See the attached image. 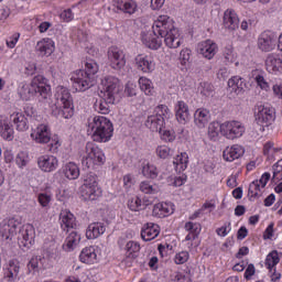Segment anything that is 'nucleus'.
Masks as SVG:
<instances>
[{
  "label": "nucleus",
  "instance_id": "f257e3e1",
  "mask_svg": "<svg viewBox=\"0 0 282 282\" xmlns=\"http://www.w3.org/2000/svg\"><path fill=\"white\" fill-rule=\"evenodd\" d=\"M154 36L164 39L166 47L170 50H177L182 45V37H180V29L173 24V19L169 15H159L152 25Z\"/></svg>",
  "mask_w": 282,
  "mask_h": 282
},
{
  "label": "nucleus",
  "instance_id": "f03ea898",
  "mask_svg": "<svg viewBox=\"0 0 282 282\" xmlns=\"http://www.w3.org/2000/svg\"><path fill=\"white\" fill-rule=\"evenodd\" d=\"M55 104L51 107V112L57 120H69L74 116V98L69 89L58 86L56 88Z\"/></svg>",
  "mask_w": 282,
  "mask_h": 282
},
{
  "label": "nucleus",
  "instance_id": "7ed1b4c3",
  "mask_svg": "<svg viewBox=\"0 0 282 282\" xmlns=\"http://www.w3.org/2000/svg\"><path fill=\"white\" fill-rule=\"evenodd\" d=\"M98 63L88 59L85 63V69L76 70L72 77V85L75 91H87L96 85V74H98Z\"/></svg>",
  "mask_w": 282,
  "mask_h": 282
},
{
  "label": "nucleus",
  "instance_id": "20e7f679",
  "mask_svg": "<svg viewBox=\"0 0 282 282\" xmlns=\"http://www.w3.org/2000/svg\"><path fill=\"white\" fill-rule=\"evenodd\" d=\"M88 129L93 130L94 142H109L113 135V123L107 117L88 118Z\"/></svg>",
  "mask_w": 282,
  "mask_h": 282
},
{
  "label": "nucleus",
  "instance_id": "39448f33",
  "mask_svg": "<svg viewBox=\"0 0 282 282\" xmlns=\"http://www.w3.org/2000/svg\"><path fill=\"white\" fill-rule=\"evenodd\" d=\"M47 79L43 77V75L35 76L31 85H23L20 89V96L22 100H30L32 96H41L43 100H47L50 98L51 87L46 85Z\"/></svg>",
  "mask_w": 282,
  "mask_h": 282
},
{
  "label": "nucleus",
  "instance_id": "423d86ee",
  "mask_svg": "<svg viewBox=\"0 0 282 282\" xmlns=\"http://www.w3.org/2000/svg\"><path fill=\"white\" fill-rule=\"evenodd\" d=\"M171 118V110L166 105H159L152 115L148 116L145 127L153 132H160L166 127V119Z\"/></svg>",
  "mask_w": 282,
  "mask_h": 282
},
{
  "label": "nucleus",
  "instance_id": "0eeeda50",
  "mask_svg": "<svg viewBox=\"0 0 282 282\" xmlns=\"http://www.w3.org/2000/svg\"><path fill=\"white\" fill-rule=\"evenodd\" d=\"M107 158L105 152L98 145L88 142L86 144V158L82 160V164L85 169H96V166H102Z\"/></svg>",
  "mask_w": 282,
  "mask_h": 282
},
{
  "label": "nucleus",
  "instance_id": "6e6552de",
  "mask_svg": "<svg viewBox=\"0 0 282 282\" xmlns=\"http://www.w3.org/2000/svg\"><path fill=\"white\" fill-rule=\"evenodd\" d=\"M100 195H102V189L98 186V176L90 172L84 177L82 197L86 202H96Z\"/></svg>",
  "mask_w": 282,
  "mask_h": 282
},
{
  "label": "nucleus",
  "instance_id": "1a4fd4ad",
  "mask_svg": "<svg viewBox=\"0 0 282 282\" xmlns=\"http://www.w3.org/2000/svg\"><path fill=\"white\" fill-rule=\"evenodd\" d=\"M274 108L270 106L257 105L254 107L256 129L263 133L265 128L270 127L274 122L275 118Z\"/></svg>",
  "mask_w": 282,
  "mask_h": 282
},
{
  "label": "nucleus",
  "instance_id": "9d476101",
  "mask_svg": "<svg viewBox=\"0 0 282 282\" xmlns=\"http://www.w3.org/2000/svg\"><path fill=\"white\" fill-rule=\"evenodd\" d=\"M120 79L113 76H107L101 79V95L107 98L109 102L118 99V94H120Z\"/></svg>",
  "mask_w": 282,
  "mask_h": 282
},
{
  "label": "nucleus",
  "instance_id": "9b49d317",
  "mask_svg": "<svg viewBox=\"0 0 282 282\" xmlns=\"http://www.w3.org/2000/svg\"><path fill=\"white\" fill-rule=\"evenodd\" d=\"M246 133V126L241 121L231 120L221 123V135L227 140H237Z\"/></svg>",
  "mask_w": 282,
  "mask_h": 282
},
{
  "label": "nucleus",
  "instance_id": "f8f14e48",
  "mask_svg": "<svg viewBox=\"0 0 282 282\" xmlns=\"http://www.w3.org/2000/svg\"><path fill=\"white\" fill-rule=\"evenodd\" d=\"M279 45V36L272 31H264L258 39V47L261 52H272Z\"/></svg>",
  "mask_w": 282,
  "mask_h": 282
},
{
  "label": "nucleus",
  "instance_id": "ddd939ff",
  "mask_svg": "<svg viewBox=\"0 0 282 282\" xmlns=\"http://www.w3.org/2000/svg\"><path fill=\"white\" fill-rule=\"evenodd\" d=\"M31 138L36 142V144H47L52 142V132H50V127L47 124H37L32 128Z\"/></svg>",
  "mask_w": 282,
  "mask_h": 282
},
{
  "label": "nucleus",
  "instance_id": "4468645a",
  "mask_svg": "<svg viewBox=\"0 0 282 282\" xmlns=\"http://www.w3.org/2000/svg\"><path fill=\"white\" fill-rule=\"evenodd\" d=\"M108 61L110 62V67L112 69L120 70L124 65H127V59L124 58V52L117 46H111L108 50Z\"/></svg>",
  "mask_w": 282,
  "mask_h": 282
},
{
  "label": "nucleus",
  "instance_id": "2eb2a0df",
  "mask_svg": "<svg viewBox=\"0 0 282 282\" xmlns=\"http://www.w3.org/2000/svg\"><path fill=\"white\" fill-rule=\"evenodd\" d=\"M37 166L43 173H54L58 169V159L50 154L41 155L37 159Z\"/></svg>",
  "mask_w": 282,
  "mask_h": 282
},
{
  "label": "nucleus",
  "instance_id": "dca6fc26",
  "mask_svg": "<svg viewBox=\"0 0 282 282\" xmlns=\"http://www.w3.org/2000/svg\"><path fill=\"white\" fill-rule=\"evenodd\" d=\"M18 239L20 248H26V250H30V248L34 246V227L32 225L23 227L20 230Z\"/></svg>",
  "mask_w": 282,
  "mask_h": 282
},
{
  "label": "nucleus",
  "instance_id": "f3484780",
  "mask_svg": "<svg viewBox=\"0 0 282 282\" xmlns=\"http://www.w3.org/2000/svg\"><path fill=\"white\" fill-rule=\"evenodd\" d=\"M118 246L122 250H126V257L128 259H137L138 252H140V243L133 240L127 242L124 238L118 240Z\"/></svg>",
  "mask_w": 282,
  "mask_h": 282
},
{
  "label": "nucleus",
  "instance_id": "a211bd4d",
  "mask_svg": "<svg viewBox=\"0 0 282 282\" xmlns=\"http://www.w3.org/2000/svg\"><path fill=\"white\" fill-rule=\"evenodd\" d=\"M112 6V10L115 12L121 10V12H126L127 14H135L138 11V3H135L133 0H113Z\"/></svg>",
  "mask_w": 282,
  "mask_h": 282
},
{
  "label": "nucleus",
  "instance_id": "6ab92c4d",
  "mask_svg": "<svg viewBox=\"0 0 282 282\" xmlns=\"http://www.w3.org/2000/svg\"><path fill=\"white\" fill-rule=\"evenodd\" d=\"M198 54H202L207 61L215 58V54H217V44L213 42V40L200 42L198 44Z\"/></svg>",
  "mask_w": 282,
  "mask_h": 282
},
{
  "label": "nucleus",
  "instance_id": "aec40b11",
  "mask_svg": "<svg viewBox=\"0 0 282 282\" xmlns=\"http://www.w3.org/2000/svg\"><path fill=\"white\" fill-rule=\"evenodd\" d=\"M59 221L61 228L65 232H70V230H74V228H76V217H74V214H72V212L67 209L61 212Z\"/></svg>",
  "mask_w": 282,
  "mask_h": 282
},
{
  "label": "nucleus",
  "instance_id": "412c9836",
  "mask_svg": "<svg viewBox=\"0 0 282 282\" xmlns=\"http://www.w3.org/2000/svg\"><path fill=\"white\" fill-rule=\"evenodd\" d=\"M141 41L150 50H160L162 47V37L149 32L141 33Z\"/></svg>",
  "mask_w": 282,
  "mask_h": 282
},
{
  "label": "nucleus",
  "instance_id": "4be33fe9",
  "mask_svg": "<svg viewBox=\"0 0 282 282\" xmlns=\"http://www.w3.org/2000/svg\"><path fill=\"white\" fill-rule=\"evenodd\" d=\"M159 235L160 226L154 223H148L141 229V239L143 241H153Z\"/></svg>",
  "mask_w": 282,
  "mask_h": 282
},
{
  "label": "nucleus",
  "instance_id": "5701e85b",
  "mask_svg": "<svg viewBox=\"0 0 282 282\" xmlns=\"http://www.w3.org/2000/svg\"><path fill=\"white\" fill-rule=\"evenodd\" d=\"M18 226H19V223H17V220H14V218L4 220L0 225V232L3 237V239H12V237H14V235H17Z\"/></svg>",
  "mask_w": 282,
  "mask_h": 282
},
{
  "label": "nucleus",
  "instance_id": "b1692460",
  "mask_svg": "<svg viewBox=\"0 0 282 282\" xmlns=\"http://www.w3.org/2000/svg\"><path fill=\"white\" fill-rule=\"evenodd\" d=\"M246 153V150H243V147L239 144H234L230 148H226L223 152V158L226 160V162H235V160H239L241 155Z\"/></svg>",
  "mask_w": 282,
  "mask_h": 282
},
{
  "label": "nucleus",
  "instance_id": "393cba45",
  "mask_svg": "<svg viewBox=\"0 0 282 282\" xmlns=\"http://www.w3.org/2000/svg\"><path fill=\"white\" fill-rule=\"evenodd\" d=\"M137 67L144 74H151V72H155V62L150 56L139 55L135 58Z\"/></svg>",
  "mask_w": 282,
  "mask_h": 282
},
{
  "label": "nucleus",
  "instance_id": "a878e982",
  "mask_svg": "<svg viewBox=\"0 0 282 282\" xmlns=\"http://www.w3.org/2000/svg\"><path fill=\"white\" fill-rule=\"evenodd\" d=\"M224 26L226 30H237L239 28V17L232 9H228L224 14Z\"/></svg>",
  "mask_w": 282,
  "mask_h": 282
},
{
  "label": "nucleus",
  "instance_id": "bb28decb",
  "mask_svg": "<svg viewBox=\"0 0 282 282\" xmlns=\"http://www.w3.org/2000/svg\"><path fill=\"white\" fill-rule=\"evenodd\" d=\"M107 227L104 223H93L88 226L86 230L87 239H98L100 235H105Z\"/></svg>",
  "mask_w": 282,
  "mask_h": 282
},
{
  "label": "nucleus",
  "instance_id": "cd10ccee",
  "mask_svg": "<svg viewBox=\"0 0 282 282\" xmlns=\"http://www.w3.org/2000/svg\"><path fill=\"white\" fill-rule=\"evenodd\" d=\"M176 120L180 124H186L191 120V113L188 112V105L184 101H177L176 105Z\"/></svg>",
  "mask_w": 282,
  "mask_h": 282
},
{
  "label": "nucleus",
  "instance_id": "c85d7f7f",
  "mask_svg": "<svg viewBox=\"0 0 282 282\" xmlns=\"http://www.w3.org/2000/svg\"><path fill=\"white\" fill-rule=\"evenodd\" d=\"M68 232L69 235L68 237H66V240L63 243V250H65L66 252H72V250H74V248H76V246L80 243V234H78V231L74 229Z\"/></svg>",
  "mask_w": 282,
  "mask_h": 282
},
{
  "label": "nucleus",
  "instance_id": "c756f323",
  "mask_svg": "<svg viewBox=\"0 0 282 282\" xmlns=\"http://www.w3.org/2000/svg\"><path fill=\"white\" fill-rule=\"evenodd\" d=\"M208 120H210V111L207 109H197L194 113V122L198 126L199 129H204L206 124H208Z\"/></svg>",
  "mask_w": 282,
  "mask_h": 282
},
{
  "label": "nucleus",
  "instance_id": "7c9ffc66",
  "mask_svg": "<svg viewBox=\"0 0 282 282\" xmlns=\"http://www.w3.org/2000/svg\"><path fill=\"white\" fill-rule=\"evenodd\" d=\"M35 50L40 52L41 56H52L56 47L54 46V41L47 40L37 42Z\"/></svg>",
  "mask_w": 282,
  "mask_h": 282
},
{
  "label": "nucleus",
  "instance_id": "2f4dec72",
  "mask_svg": "<svg viewBox=\"0 0 282 282\" xmlns=\"http://www.w3.org/2000/svg\"><path fill=\"white\" fill-rule=\"evenodd\" d=\"M97 258L98 254H96V249L94 247L84 248L79 254V260L82 263H87L88 265L96 263Z\"/></svg>",
  "mask_w": 282,
  "mask_h": 282
},
{
  "label": "nucleus",
  "instance_id": "473e14b6",
  "mask_svg": "<svg viewBox=\"0 0 282 282\" xmlns=\"http://www.w3.org/2000/svg\"><path fill=\"white\" fill-rule=\"evenodd\" d=\"M0 134L3 140H12L14 138V129L10 126L7 118L0 117Z\"/></svg>",
  "mask_w": 282,
  "mask_h": 282
},
{
  "label": "nucleus",
  "instance_id": "72a5a7b5",
  "mask_svg": "<svg viewBox=\"0 0 282 282\" xmlns=\"http://www.w3.org/2000/svg\"><path fill=\"white\" fill-rule=\"evenodd\" d=\"M20 270H21V265H19V262L11 260L9 261V265L4 272V278L8 279L9 282L17 281V279H19Z\"/></svg>",
  "mask_w": 282,
  "mask_h": 282
},
{
  "label": "nucleus",
  "instance_id": "f704fd0d",
  "mask_svg": "<svg viewBox=\"0 0 282 282\" xmlns=\"http://www.w3.org/2000/svg\"><path fill=\"white\" fill-rule=\"evenodd\" d=\"M10 120L15 124L17 131H28L30 126L28 124V118L22 112L11 115Z\"/></svg>",
  "mask_w": 282,
  "mask_h": 282
},
{
  "label": "nucleus",
  "instance_id": "c9c22d12",
  "mask_svg": "<svg viewBox=\"0 0 282 282\" xmlns=\"http://www.w3.org/2000/svg\"><path fill=\"white\" fill-rule=\"evenodd\" d=\"M267 69L272 72H279L282 69V58L279 55L270 54L265 59Z\"/></svg>",
  "mask_w": 282,
  "mask_h": 282
},
{
  "label": "nucleus",
  "instance_id": "e433bc0d",
  "mask_svg": "<svg viewBox=\"0 0 282 282\" xmlns=\"http://www.w3.org/2000/svg\"><path fill=\"white\" fill-rule=\"evenodd\" d=\"M228 87L236 91V94H241V91L248 88V85L241 76H234L228 80Z\"/></svg>",
  "mask_w": 282,
  "mask_h": 282
},
{
  "label": "nucleus",
  "instance_id": "4c0bfd02",
  "mask_svg": "<svg viewBox=\"0 0 282 282\" xmlns=\"http://www.w3.org/2000/svg\"><path fill=\"white\" fill-rule=\"evenodd\" d=\"M45 258L41 256H34L28 263L29 274L39 272V270H45Z\"/></svg>",
  "mask_w": 282,
  "mask_h": 282
},
{
  "label": "nucleus",
  "instance_id": "58836bf2",
  "mask_svg": "<svg viewBox=\"0 0 282 282\" xmlns=\"http://www.w3.org/2000/svg\"><path fill=\"white\" fill-rule=\"evenodd\" d=\"M173 164L175 166L176 173L186 171V169H188V154L186 152H182L181 154L176 155Z\"/></svg>",
  "mask_w": 282,
  "mask_h": 282
},
{
  "label": "nucleus",
  "instance_id": "ea45409f",
  "mask_svg": "<svg viewBox=\"0 0 282 282\" xmlns=\"http://www.w3.org/2000/svg\"><path fill=\"white\" fill-rule=\"evenodd\" d=\"M64 175L67 180H78L80 170L76 163L69 162L64 166Z\"/></svg>",
  "mask_w": 282,
  "mask_h": 282
},
{
  "label": "nucleus",
  "instance_id": "a19ab883",
  "mask_svg": "<svg viewBox=\"0 0 282 282\" xmlns=\"http://www.w3.org/2000/svg\"><path fill=\"white\" fill-rule=\"evenodd\" d=\"M115 104H116V100L108 101L107 97L101 96V99L95 102V109L99 113L107 116V113H109L110 111V105H115Z\"/></svg>",
  "mask_w": 282,
  "mask_h": 282
},
{
  "label": "nucleus",
  "instance_id": "79ce46f5",
  "mask_svg": "<svg viewBox=\"0 0 282 282\" xmlns=\"http://www.w3.org/2000/svg\"><path fill=\"white\" fill-rule=\"evenodd\" d=\"M219 133H221V123L219 121L209 123L207 132L209 140L217 142L219 140Z\"/></svg>",
  "mask_w": 282,
  "mask_h": 282
},
{
  "label": "nucleus",
  "instance_id": "37998d69",
  "mask_svg": "<svg viewBox=\"0 0 282 282\" xmlns=\"http://www.w3.org/2000/svg\"><path fill=\"white\" fill-rule=\"evenodd\" d=\"M158 167L155 165L149 163V162H143L142 163V175L144 177H149L150 180H155L158 177Z\"/></svg>",
  "mask_w": 282,
  "mask_h": 282
},
{
  "label": "nucleus",
  "instance_id": "c03bdc74",
  "mask_svg": "<svg viewBox=\"0 0 282 282\" xmlns=\"http://www.w3.org/2000/svg\"><path fill=\"white\" fill-rule=\"evenodd\" d=\"M139 86L141 91H144L145 96H153V82L147 77L139 78Z\"/></svg>",
  "mask_w": 282,
  "mask_h": 282
},
{
  "label": "nucleus",
  "instance_id": "a18cd8bd",
  "mask_svg": "<svg viewBox=\"0 0 282 282\" xmlns=\"http://www.w3.org/2000/svg\"><path fill=\"white\" fill-rule=\"evenodd\" d=\"M279 261H281V259L279 258V252L276 250H273L267 256L265 267L268 268V270H270V272H272L274 267L279 264Z\"/></svg>",
  "mask_w": 282,
  "mask_h": 282
},
{
  "label": "nucleus",
  "instance_id": "49530a36",
  "mask_svg": "<svg viewBox=\"0 0 282 282\" xmlns=\"http://www.w3.org/2000/svg\"><path fill=\"white\" fill-rule=\"evenodd\" d=\"M261 186L259 184V182H251L249 185V191H248V197L250 199V202H252V199H257L258 197H261Z\"/></svg>",
  "mask_w": 282,
  "mask_h": 282
},
{
  "label": "nucleus",
  "instance_id": "de8ad7c7",
  "mask_svg": "<svg viewBox=\"0 0 282 282\" xmlns=\"http://www.w3.org/2000/svg\"><path fill=\"white\" fill-rule=\"evenodd\" d=\"M140 191L145 195H155L158 193V186L144 181L140 184Z\"/></svg>",
  "mask_w": 282,
  "mask_h": 282
},
{
  "label": "nucleus",
  "instance_id": "09e8293b",
  "mask_svg": "<svg viewBox=\"0 0 282 282\" xmlns=\"http://www.w3.org/2000/svg\"><path fill=\"white\" fill-rule=\"evenodd\" d=\"M30 162V156L26 152H19L15 158V163L19 165L20 169H23L24 166H28V163Z\"/></svg>",
  "mask_w": 282,
  "mask_h": 282
},
{
  "label": "nucleus",
  "instance_id": "8fccbe9b",
  "mask_svg": "<svg viewBox=\"0 0 282 282\" xmlns=\"http://www.w3.org/2000/svg\"><path fill=\"white\" fill-rule=\"evenodd\" d=\"M159 133L161 135V139L165 142H173L175 140V131L173 130H165L164 128H162L161 130H159Z\"/></svg>",
  "mask_w": 282,
  "mask_h": 282
},
{
  "label": "nucleus",
  "instance_id": "3c124183",
  "mask_svg": "<svg viewBox=\"0 0 282 282\" xmlns=\"http://www.w3.org/2000/svg\"><path fill=\"white\" fill-rule=\"evenodd\" d=\"M185 230L192 235H199L202 232V226L197 223L188 221L185 224Z\"/></svg>",
  "mask_w": 282,
  "mask_h": 282
},
{
  "label": "nucleus",
  "instance_id": "603ef678",
  "mask_svg": "<svg viewBox=\"0 0 282 282\" xmlns=\"http://www.w3.org/2000/svg\"><path fill=\"white\" fill-rule=\"evenodd\" d=\"M128 208L134 213H138V210L142 209V199H140V197L132 198L128 202Z\"/></svg>",
  "mask_w": 282,
  "mask_h": 282
},
{
  "label": "nucleus",
  "instance_id": "864d4df0",
  "mask_svg": "<svg viewBox=\"0 0 282 282\" xmlns=\"http://www.w3.org/2000/svg\"><path fill=\"white\" fill-rule=\"evenodd\" d=\"M156 155L161 158V160H166L169 155H171V148L166 145H160L156 148Z\"/></svg>",
  "mask_w": 282,
  "mask_h": 282
},
{
  "label": "nucleus",
  "instance_id": "5fc2aeb1",
  "mask_svg": "<svg viewBox=\"0 0 282 282\" xmlns=\"http://www.w3.org/2000/svg\"><path fill=\"white\" fill-rule=\"evenodd\" d=\"M224 56L227 63H235V51L232 45H227L224 50Z\"/></svg>",
  "mask_w": 282,
  "mask_h": 282
},
{
  "label": "nucleus",
  "instance_id": "6e6d98bb",
  "mask_svg": "<svg viewBox=\"0 0 282 282\" xmlns=\"http://www.w3.org/2000/svg\"><path fill=\"white\" fill-rule=\"evenodd\" d=\"M174 261L177 265H182V264L186 263V261H188V252L181 251V252L176 253Z\"/></svg>",
  "mask_w": 282,
  "mask_h": 282
},
{
  "label": "nucleus",
  "instance_id": "4d7b16f0",
  "mask_svg": "<svg viewBox=\"0 0 282 282\" xmlns=\"http://www.w3.org/2000/svg\"><path fill=\"white\" fill-rule=\"evenodd\" d=\"M203 89L200 90L203 96H206V98H209V96H213L214 91H215V86H213L209 83H204L202 85Z\"/></svg>",
  "mask_w": 282,
  "mask_h": 282
},
{
  "label": "nucleus",
  "instance_id": "13d9d810",
  "mask_svg": "<svg viewBox=\"0 0 282 282\" xmlns=\"http://www.w3.org/2000/svg\"><path fill=\"white\" fill-rule=\"evenodd\" d=\"M37 200H39V204L45 208L46 206L50 205V202H52V196L51 195H47L46 193H41L39 194L37 196Z\"/></svg>",
  "mask_w": 282,
  "mask_h": 282
},
{
  "label": "nucleus",
  "instance_id": "bf43d9fd",
  "mask_svg": "<svg viewBox=\"0 0 282 282\" xmlns=\"http://www.w3.org/2000/svg\"><path fill=\"white\" fill-rule=\"evenodd\" d=\"M191 48H183L180 53V61L182 65H185L186 63H188V61H191Z\"/></svg>",
  "mask_w": 282,
  "mask_h": 282
},
{
  "label": "nucleus",
  "instance_id": "052dcab7",
  "mask_svg": "<svg viewBox=\"0 0 282 282\" xmlns=\"http://www.w3.org/2000/svg\"><path fill=\"white\" fill-rule=\"evenodd\" d=\"M162 203H158L153 206L152 215L159 219H164V214L162 213Z\"/></svg>",
  "mask_w": 282,
  "mask_h": 282
},
{
  "label": "nucleus",
  "instance_id": "680f3d73",
  "mask_svg": "<svg viewBox=\"0 0 282 282\" xmlns=\"http://www.w3.org/2000/svg\"><path fill=\"white\" fill-rule=\"evenodd\" d=\"M126 94L128 96H130V97L137 96V94H138L137 86L134 84H132V83L127 84V86H126Z\"/></svg>",
  "mask_w": 282,
  "mask_h": 282
},
{
  "label": "nucleus",
  "instance_id": "e2e57ef3",
  "mask_svg": "<svg viewBox=\"0 0 282 282\" xmlns=\"http://www.w3.org/2000/svg\"><path fill=\"white\" fill-rule=\"evenodd\" d=\"M61 19H63V21H66L67 23H69V21H72L74 19V13L72 12V9L64 10L61 13Z\"/></svg>",
  "mask_w": 282,
  "mask_h": 282
},
{
  "label": "nucleus",
  "instance_id": "0e129e2a",
  "mask_svg": "<svg viewBox=\"0 0 282 282\" xmlns=\"http://www.w3.org/2000/svg\"><path fill=\"white\" fill-rule=\"evenodd\" d=\"M254 272H257V269H254V264H249L245 271V279H247V281H250V278L254 276Z\"/></svg>",
  "mask_w": 282,
  "mask_h": 282
},
{
  "label": "nucleus",
  "instance_id": "69168bd1",
  "mask_svg": "<svg viewBox=\"0 0 282 282\" xmlns=\"http://www.w3.org/2000/svg\"><path fill=\"white\" fill-rule=\"evenodd\" d=\"M256 182H258L261 188H263L264 186H268V182H270V173L265 172L264 174H262L261 178L256 180Z\"/></svg>",
  "mask_w": 282,
  "mask_h": 282
},
{
  "label": "nucleus",
  "instance_id": "338daca9",
  "mask_svg": "<svg viewBox=\"0 0 282 282\" xmlns=\"http://www.w3.org/2000/svg\"><path fill=\"white\" fill-rule=\"evenodd\" d=\"M274 236V224L271 223L265 231H264V239H272V237Z\"/></svg>",
  "mask_w": 282,
  "mask_h": 282
},
{
  "label": "nucleus",
  "instance_id": "774afa93",
  "mask_svg": "<svg viewBox=\"0 0 282 282\" xmlns=\"http://www.w3.org/2000/svg\"><path fill=\"white\" fill-rule=\"evenodd\" d=\"M256 83H258L259 87H261V89H268V87H270L268 85V82H265V78L261 75H258L256 77Z\"/></svg>",
  "mask_w": 282,
  "mask_h": 282
}]
</instances>
